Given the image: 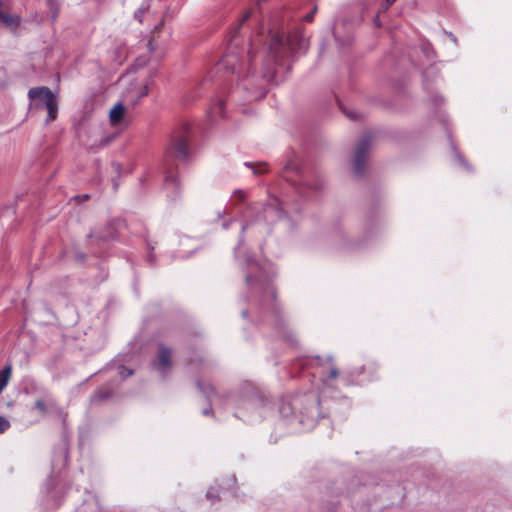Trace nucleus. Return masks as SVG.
I'll return each instance as SVG.
<instances>
[{
    "label": "nucleus",
    "instance_id": "nucleus-1",
    "mask_svg": "<svg viewBox=\"0 0 512 512\" xmlns=\"http://www.w3.org/2000/svg\"><path fill=\"white\" fill-rule=\"evenodd\" d=\"M308 41L298 32L287 34L284 32L275 33L271 37L264 66L267 69L265 77L272 76L271 67L273 65H282L296 52L305 50Z\"/></svg>",
    "mask_w": 512,
    "mask_h": 512
},
{
    "label": "nucleus",
    "instance_id": "nucleus-2",
    "mask_svg": "<svg viewBox=\"0 0 512 512\" xmlns=\"http://www.w3.org/2000/svg\"><path fill=\"white\" fill-rule=\"evenodd\" d=\"M30 98V109H47L48 117L46 122L49 123L57 117V97L46 87L32 88L28 92Z\"/></svg>",
    "mask_w": 512,
    "mask_h": 512
},
{
    "label": "nucleus",
    "instance_id": "nucleus-3",
    "mask_svg": "<svg viewBox=\"0 0 512 512\" xmlns=\"http://www.w3.org/2000/svg\"><path fill=\"white\" fill-rule=\"evenodd\" d=\"M372 139L371 134H364L354 148L352 154V168L355 174H361L364 170Z\"/></svg>",
    "mask_w": 512,
    "mask_h": 512
},
{
    "label": "nucleus",
    "instance_id": "nucleus-4",
    "mask_svg": "<svg viewBox=\"0 0 512 512\" xmlns=\"http://www.w3.org/2000/svg\"><path fill=\"white\" fill-rule=\"evenodd\" d=\"M156 369L164 372L171 366V350L167 347L161 346L159 348L158 357L155 361Z\"/></svg>",
    "mask_w": 512,
    "mask_h": 512
},
{
    "label": "nucleus",
    "instance_id": "nucleus-5",
    "mask_svg": "<svg viewBox=\"0 0 512 512\" xmlns=\"http://www.w3.org/2000/svg\"><path fill=\"white\" fill-rule=\"evenodd\" d=\"M170 153L173 157L178 159L186 158L189 154L186 141L182 138L175 139L172 143Z\"/></svg>",
    "mask_w": 512,
    "mask_h": 512
},
{
    "label": "nucleus",
    "instance_id": "nucleus-6",
    "mask_svg": "<svg viewBox=\"0 0 512 512\" xmlns=\"http://www.w3.org/2000/svg\"><path fill=\"white\" fill-rule=\"evenodd\" d=\"M126 113L125 106L118 102L116 103L109 111V119L112 125H118L123 121V118Z\"/></svg>",
    "mask_w": 512,
    "mask_h": 512
},
{
    "label": "nucleus",
    "instance_id": "nucleus-7",
    "mask_svg": "<svg viewBox=\"0 0 512 512\" xmlns=\"http://www.w3.org/2000/svg\"><path fill=\"white\" fill-rule=\"evenodd\" d=\"M0 21L11 30H16L20 25L21 18L18 15H10L3 12L0 15Z\"/></svg>",
    "mask_w": 512,
    "mask_h": 512
},
{
    "label": "nucleus",
    "instance_id": "nucleus-8",
    "mask_svg": "<svg viewBox=\"0 0 512 512\" xmlns=\"http://www.w3.org/2000/svg\"><path fill=\"white\" fill-rule=\"evenodd\" d=\"M52 406V401H45L43 399H38L35 401L34 406L31 408L33 411H36L39 416L44 417L47 415L49 408Z\"/></svg>",
    "mask_w": 512,
    "mask_h": 512
},
{
    "label": "nucleus",
    "instance_id": "nucleus-9",
    "mask_svg": "<svg viewBox=\"0 0 512 512\" xmlns=\"http://www.w3.org/2000/svg\"><path fill=\"white\" fill-rule=\"evenodd\" d=\"M149 92V83L147 81L141 82L139 87L135 90V94L132 98V101L136 103L141 98L145 97Z\"/></svg>",
    "mask_w": 512,
    "mask_h": 512
},
{
    "label": "nucleus",
    "instance_id": "nucleus-10",
    "mask_svg": "<svg viewBox=\"0 0 512 512\" xmlns=\"http://www.w3.org/2000/svg\"><path fill=\"white\" fill-rule=\"evenodd\" d=\"M10 427V423L7 419L0 416V433L5 432Z\"/></svg>",
    "mask_w": 512,
    "mask_h": 512
},
{
    "label": "nucleus",
    "instance_id": "nucleus-11",
    "mask_svg": "<svg viewBox=\"0 0 512 512\" xmlns=\"http://www.w3.org/2000/svg\"><path fill=\"white\" fill-rule=\"evenodd\" d=\"M222 105L223 103L221 101H218L212 108V113L214 115H221L222 114Z\"/></svg>",
    "mask_w": 512,
    "mask_h": 512
},
{
    "label": "nucleus",
    "instance_id": "nucleus-12",
    "mask_svg": "<svg viewBox=\"0 0 512 512\" xmlns=\"http://www.w3.org/2000/svg\"><path fill=\"white\" fill-rule=\"evenodd\" d=\"M396 0H385L383 4V9L387 10Z\"/></svg>",
    "mask_w": 512,
    "mask_h": 512
},
{
    "label": "nucleus",
    "instance_id": "nucleus-13",
    "mask_svg": "<svg viewBox=\"0 0 512 512\" xmlns=\"http://www.w3.org/2000/svg\"><path fill=\"white\" fill-rule=\"evenodd\" d=\"M131 374H132V371H131V370H128V369H124V368H123V369H122V371H121V375H122L123 377H127V376H129V375H131Z\"/></svg>",
    "mask_w": 512,
    "mask_h": 512
},
{
    "label": "nucleus",
    "instance_id": "nucleus-14",
    "mask_svg": "<svg viewBox=\"0 0 512 512\" xmlns=\"http://www.w3.org/2000/svg\"><path fill=\"white\" fill-rule=\"evenodd\" d=\"M337 370L335 368L331 369V372H330V377L331 378H336L337 377Z\"/></svg>",
    "mask_w": 512,
    "mask_h": 512
},
{
    "label": "nucleus",
    "instance_id": "nucleus-15",
    "mask_svg": "<svg viewBox=\"0 0 512 512\" xmlns=\"http://www.w3.org/2000/svg\"><path fill=\"white\" fill-rule=\"evenodd\" d=\"M207 497L208 498H215L216 497V494H214V492L212 491V489L208 490L207 491Z\"/></svg>",
    "mask_w": 512,
    "mask_h": 512
},
{
    "label": "nucleus",
    "instance_id": "nucleus-16",
    "mask_svg": "<svg viewBox=\"0 0 512 512\" xmlns=\"http://www.w3.org/2000/svg\"><path fill=\"white\" fill-rule=\"evenodd\" d=\"M347 116L349 118H351V119H354V120L358 119V117H357V115L355 113H347Z\"/></svg>",
    "mask_w": 512,
    "mask_h": 512
},
{
    "label": "nucleus",
    "instance_id": "nucleus-17",
    "mask_svg": "<svg viewBox=\"0 0 512 512\" xmlns=\"http://www.w3.org/2000/svg\"><path fill=\"white\" fill-rule=\"evenodd\" d=\"M305 19H306L307 21H311V20H312V15H307V16L305 17Z\"/></svg>",
    "mask_w": 512,
    "mask_h": 512
},
{
    "label": "nucleus",
    "instance_id": "nucleus-18",
    "mask_svg": "<svg viewBox=\"0 0 512 512\" xmlns=\"http://www.w3.org/2000/svg\"><path fill=\"white\" fill-rule=\"evenodd\" d=\"M229 63H230L229 58L225 59V64H229Z\"/></svg>",
    "mask_w": 512,
    "mask_h": 512
},
{
    "label": "nucleus",
    "instance_id": "nucleus-19",
    "mask_svg": "<svg viewBox=\"0 0 512 512\" xmlns=\"http://www.w3.org/2000/svg\"><path fill=\"white\" fill-rule=\"evenodd\" d=\"M161 25H162V23L159 26H155V29L158 30Z\"/></svg>",
    "mask_w": 512,
    "mask_h": 512
}]
</instances>
